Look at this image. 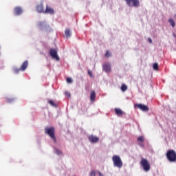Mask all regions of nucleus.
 Segmentation results:
<instances>
[{"label":"nucleus","instance_id":"nucleus-1","mask_svg":"<svg viewBox=\"0 0 176 176\" xmlns=\"http://www.w3.org/2000/svg\"><path fill=\"white\" fill-rule=\"evenodd\" d=\"M140 166H142L144 171H145L146 173H148V171H149V170H151V164L149 163L148 160H146L145 158L141 159Z\"/></svg>","mask_w":176,"mask_h":176},{"label":"nucleus","instance_id":"nucleus-2","mask_svg":"<svg viewBox=\"0 0 176 176\" xmlns=\"http://www.w3.org/2000/svg\"><path fill=\"white\" fill-rule=\"evenodd\" d=\"M113 162L115 167H118V168H122L123 166V162H122V160H120V157L119 155L113 156Z\"/></svg>","mask_w":176,"mask_h":176},{"label":"nucleus","instance_id":"nucleus-3","mask_svg":"<svg viewBox=\"0 0 176 176\" xmlns=\"http://www.w3.org/2000/svg\"><path fill=\"white\" fill-rule=\"evenodd\" d=\"M166 157L170 162H176V153L174 150H169L166 153Z\"/></svg>","mask_w":176,"mask_h":176},{"label":"nucleus","instance_id":"nucleus-4","mask_svg":"<svg viewBox=\"0 0 176 176\" xmlns=\"http://www.w3.org/2000/svg\"><path fill=\"white\" fill-rule=\"evenodd\" d=\"M45 133L46 134H48L50 138L54 140V142H56L57 140H56V136L54 135V128L51 127V128H46L45 129Z\"/></svg>","mask_w":176,"mask_h":176},{"label":"nucleus","instance_id":"nucleus-5","mask_svg":"<svg viewBox=\"0 0 176 176\" xmlns=\"http://www.w3.org/2000/svg\"><path fill=\"white\" fill-rule=\"evenodd\" d=\"M128 6L138 8L140 6V1L138 0H125Z\"/></svg>","mask_w":176,"mask_h":176},{"label":"nucleus","instance_id":"nucleus-6","mask_svg":"<svg viewBox=\"0 0 176 176\" xmlns=\"http://www.w3.org/2000/svg\"><path fill=\"white\" fill-rule=\"evenodd\" d=\"M50 54L54 60H56V61H60V57L57 54V50H56V49H51L50 51Z\"/></svg>","mask_w":176,"mask_h":176},{"label":"nucleus","instance_id":"nucleus-7","mask_svg":"<svg viewBox=\"0 0 176 176\" xmlns=\"http://www.w3.org/2000/svg\"><path fill=\"white\" fill-rule=\"evenodd\" d=\"M135 107H137L138 108H139V109H141V111H143V112H148V111H149V107H148V106L145 104H135Z\"/></svg>","mask_w":176,"mask_h":176},{"label":"nucleus","instance_id":"nucleus-8","mask_svg":"<svg viewBox=\"0 0 176 176\" xmlns=\"http://www.w3.org/2000/svg\"><path fill=\"white\" fill-rule=\"evenodd\" d=\"M14 12L16 16H20V14L23 13V8H21V7H16L14 8Z\"/></svg>","mask_w":176,"mask_h":176},{"label":"nucleus","instance_id":"nucleus-9","mask_svg":"<svg viewBox=\"0 0 176 176\" xmlns=\"http://www.w3.org/2000/svg\"><path fill=\"white\" fill-rule=\"evenodd\" d=\"M89 140L93 144H95L96 142H98V140H100L98 138L91 135L89 137Z\"/></svg>","mask_w":176,"mask_h":176},{"label":"nucleus","instance_id":"nucleus-10","mask_svg":"<svg viewBox=\"0 0 176 176\" xmlns=\"http://www.w3.org/2000/svg\"><path fill=\"white\" fill-rule=\"evenodd\" d=\"M28 67V60H25L21 65L20 69L21 71H24L25 69H27Z\"/></svg>","mask_w":176,"mask_h":176},{"label":"nucleus","instance_id":"nucleus-11","mask_svg":"<svg viewBox=\"0 0 176 176\" xmlns=\"http://www.w3.org/2000/svg\"><path fill=\"white\" fill-rule=\"evenodd\" d=\"M45 13H48L49 14H54V10L47 6Z\"/></svg>","mask_w":176,"mask_h":176},{"label":"nucleus","instance_id":"nucleus-12","mask_svg":"<svg viewBox=\"0 0 176 176\" xmlns=\"http://www.w3.org/2000/svg\"><path fill=\"white\" fill-rule=\"evenodd\" d=\"M103 71H105V72H111V65L104 64L103 65Z\"/></svg>","mask_w":176,"mask_h":176},{"label":"nucleus","instance_id":"nucleus-13","mask_svg":"<svg viewBox=\"0 0 176 176\" xmlns=\"http://www.w3.org/2000/svg\"><path fill=\"white\" fill-rule=\"evenodd\" d=\"M36 10L38 13L43 12V3H40L36 7Z\"/></svg>","mask_w":176,"mask_h":176},{"label":"nucleus","instance_id":"nucleus-14","mask_svg":"<svg viewBox=\"0 0 176 176\" xmlns=\"http://www.w3.org/2000/svg\"><path fill=\"white\" fill-rule=\"evenodd\" d=\"M65 35L66 36L67 38H71V30H69V29H67L65 31Z\"/></svg>","mask_w":176,"mask_h":176},{"label":"nucleus","instance_id":"nucleus-15","mask_svg":"<svg viewBox=\"0 0 176 176\" xmlns=\"http://www.w3.org/2000/svg\"><path fill=\"white\" fill-rule=\"evenodd\" d=\"M90 100L91 101H95L96 100V92L94 91L91 92Z\"/></svg>","mask_w":176,"mask_h":176},{"label":"nucleus","instance_id":"nucleus-16","mask_svg":"<svg viewBox=\"0 0 176 176\" xmlns=\"http://www.w3.org/2000/svg\"><path fill=\"white\" fill-rule=\"evenodd\" d=\"M153 68L155 71H158L159 70V64L157 63H155L153 65Z\"/></svg>","mask_w":176,"mask_h":176},{"label":"nucleus","instance_id":"nucleus-17","mask_svg":"<svg viewBox=\"0 0 176 176\" xmlns=\"http://www.w3.org/2000/svg\"><path fill=\"white\" fill-rule=\"evenodd\" d=\"M169 23L172 25V27H175V22H174V20L173 19H169Z\"/></svg>","mask_w":176,"mask_h":176},{"label":"nucleus","instance_id":"nucleus-18","mask_svg":"<svg viewBox=\"0 0 176 176\" xmlns=\"http://www.w3.org/2000/svg\"><path fill=\"white\" fill-rule=\"evenodd\" d=\"M122 91H126L127 90V86L124 84H123L121 87Z\"/></svg>","mask_w":176,"mask_h":176},{"label":"nucleus","instance_id":"nucleus-19","mask_svg":"<svg viewBox=\"0 0 176 176\" xmlns=\"http://www.w3.org/2000/svg\"><path fill=\"white\" fill-rule=\"evenodd\" d=\"M115 111L117 115H122V113H123V111H122L120 109H116Z\"/></svg>","mask_w":176,"mask_h":176},{"label":"nucleus","instance_id":"nucleus-20","mask_svg":"<svg viewBox=\"0 0 176 176\" xmlns=\"http://www.w3.org/2000/svg\"><path fill=\"white\" fill-rule=\"evenodd\" d=\"M48 102L52 105V107H57V104H56L53 100H48Z\"/></svg>","mask_w":176,"mask_h":176},{"label":"nucleus","instance_id":"nucleus-21","mask_svg":"<svg viewBox=\"0 0 176 176\" xmlns=\"http://www.w3.org/2000/svg\"><path fill=\"white\" fill-rule=\"evenodd\" d=\"M55 153H56V155H62L63 151H61L57 148H55Z\"/></svg>","mask_w":176,"mask_h":176},{"label":"nucleus","instance_id":"nucleus-22","mask_svg":"<svg viewBox=\"0 0 176 176\" xmlns=\"http://www.w3.org/2000/svg\"><path fill=\"white\" fill-rule=\"evenodd\" d=\"M138 141H140V142H144V136H140L138 138Z\"/></svg>","mask_w":176,"mask_h":176},{"label":"nucleus","instance_id":"nucleus-23","mask_svg":"<svg viewBox=\"0 0 176 176\" xmlns=\"http://www.w3.org/2000/svg\"><path fill=\"white\" fill-rule=\"evenodd\" d=\"M67 83H72V78L69 77L67 78Z\"/></svg>","mask_w":176,"mask_h":176},{"label":"nucleus","instance_id":"nucleus-24","mask_svg":"<svg viewBox=\"0 0 176 176\" xmlns=\"http://www.w3.org/2000/svg\"><path fill=\"white\" fill-rule=\"evenodd\" d=\"M65 96L68 97L69 98L71 97V93L68 91H65Z\"/></svg>","mask_w":176,"mask_h":176},{"label":"nucleus","instance_id":"nucleus-25","mask_svg":"<svg viewBox=\"0 0 176 176\" xmlns=\"http://www.w3.org/2000/svg\"><path fill=\"white\" fill-rule=\"evenodd\" d=\"M45 30H46L47 32H50V31L51 30L50 26H49V25H45Z\"/></svg>","mask_w":176,"mask_h":176},{"label":"nucleus","instance_id":"nucleus-26","mask_svg":"<svg viewBox=\"0 0 176 176\" xmlns=\"http://www.w3.org/2000/svg\"><path fill=\"white\" fill-rule=\"evenodd\" d=\"M105 56L106 57H111V52H109V51H107Z\"/></svg>","mask_w":176,"mask_h":176},{"label":"nucleus","instance_id":"nucleus-27","mask_svg":"<svg viewBox=\"0 0 176 176\" xmlns=\"http://www.w3.org/2000/svg\"><path fill=\"white\" fill-rule=\"evenodd\" d=\"M6 102H8V103H10V102H13V99H9V98H8V99H6Z\"/></svg>","mask_w":176,"mask_h":176},{"label":"nucleus","instance_id":"nucleus-28","mask_svg":"<svg viewBox=\"0 0 176 176\" xmlns=\"http://www.w3.org/2000/svg\"><path fill=\"white\" fill-rule=\"evenodd\" d=\"M20 71H21V69H20V68H19V69H14L15 74H19V72H20Z\"/></svg>","mask_w":176,"mask_h":176},{"label":"nucleus","instance_id":"nucleus-29","mask_svg":"<svg viewBox=\"0 0 176 176\" xmlns=\"http://www.w3.org/2000/svg\"><path fill=\"white\" fill-rule=\"evenodd\" d=\"M88 74L89 76H91V78H93V72H91V71H88Z\"/></svg>","mask_w":176,"mask_h":176},{"label":"nucleus","instance_id":"nucleus-30","mask_svg":"<svg viewBox=\"0 0 176 176\" xmlns=\"http://www.w3.org/2000/svg\"><path fill=\"white\" fill-rule=\"evenodd\" d=\"M90 176H96V172H94V170H92L90 173Z\"/></svg>","mask_w":176,"mask_h":176},{"label":"nucleus","instance_id":"nucleus-31","mask_svg":"<svg viewBox=\"0 0 176 176\" xmlns=\"http://www.w3.org/2000/svg\"><path fill=\"white\" fill-rule=\"evenodd\" d=\"M148 41L150 43H152V38H148Z\"/></svg>","mask_w":176,"mask_h":176},{"label":"nucleus","instance_id":"nucleus-32","mask_svg":"<svg viewBox=\"0 0 176 176\" xmlns=\"http://www.w3.org/2000/svg\"><path fill=\"white\" fill-rule=\"evenodd\" d=\"M99 174V176H104V175H102V173H101V172H98Z\"/></svg>","mask_w":176,"mask_h":176}]
</instances>
